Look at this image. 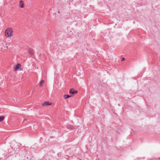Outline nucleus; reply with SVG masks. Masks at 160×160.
I'll return each instance as SVG.
<instances>
[{
	"instance_id": "nucleus-1",
	"label": "nucleus",
	"mask_w": 160,
	"mask_h": 160,
	"mask_svg": "<svg viewBox=\"0 0 160 160\" xmlns=\"http://www.w3.org/2000/svg\"><path fill=\"white\" fill-rule=\"evenodd\" d=\"M5 33L6 37H12L13 35V31L12 28H8L5 30Z\"/></svg>"
},
{
	"instance_id": "nucleus-2",
	"label": "nucleus",
	"mask_w": 160,
	"mask_h": 160,
	"mask_svg": "<svg viewBox=\"0 0 160 160\" xmlns=\"http://www.w3.org/2000/svg\"><path fill=\"white\" fill-rule=\"evenodd\" d=\"M67 128L70 130H74L75 128L72 125H69L67 126Z\"/></svg>"
},
{
	"instance_id": "nucleus-3",
	"label": "nucleus",
	"mask_w": 160,
	"mask_h": 160,
	"mask_svg": "<svg viewBox=\"0 0 160 160\" xmlns=\"http://www.w3.org/2000/svg\"><path fill=\"white\" fill-rule=\"evenodd\" d=\"M21 66L19 63H18L14 68V70L15 71L18 70L19 69L21 68Z\"/></svg>"
},
{
	"instance_id": "nucleus-4",
	"label": "nucleus",
	"mask_w": 160,
	"mask_h": 160,
	"mask_svg": "<svg viewBox=\"0 0 160 160\" xmlns=\"http://www.w3.org/2000/svg\"><path fill=\"white\" fill-rule=\"evenodd\" d=\"M69 93L72 94H74L78 93L77 90H74L72 89H71L69 91Z\"/></svg>"
},
{
	"instance_id": "nucleus-5",
	"label": "nucleus",
	"mask_w": 160,
	"mask_h": 160,
	"mask_svg": "<svg viewBox=\"0 0 160 160\" xmlns=\"http://www.w3.org/2000/svg\"><path fill=\"white\" fill-rule=\"evenodd\" d=\"M52 104V103H50L48 101H46L44 103H43L42 104L43 106H46L48 105H51Z\"/></svg>"
},
{
	"instance_id": "nucleus-6",
	"label": "nucleus",
	"mask_w": 160,
	"mask_h": 160,
	"mask_svg": "<svg viewBox=\"0 0 160 160\" xmlns=\"http://www.w3.org/2000/svg\"><path fill=\"white\" fill-rule=\"evenodd\" d=\"M33 50L32 48H29L28 50L29 54L32 56L33 55Z\"/></svg>"
},
{
	"instance_id": "nucleus-7",
	"label": "nucleus",
	"mask_w": 160,
	"mask_h": 160,
	"mask_svg": "<svg viewBox=\"0 0 160 160\" xmlns=\"http://www.w3.org/2000/svg\"><path fill=\"white\" fill-rule=\"evenodd\" d=\"M19 6L21 8H23L24 7V3L23 1L22 0H21L19 2Z\"/></svg>"
},
{
	"instance_id": "nucleus-8",
	"label": "nucleus",
	"mask_w": 160,
	"mask_h": 160,
	"mask_svg": "<svg viewBox=\"0 0 160 160\" xmlns=\"http://www.w3.org/2000/svg\"><path fill=\"white\" fill-rule=\"evenodd\" d=\"M71 96L65 94L64 95V98L65 99H67L70 97Z\"/></svg>"
},
{
	"instance_id": "nucleus-9",
	"label": "nucleus",
	"mask_w": 160,
	"mask_h": 160,
	"mask_svg": "<svg viewBox=\"0 0 160 160\" xmlns=\"http://www.w3.org/2000/svg\"><path fill=\"white\" fill-rule=\"evenodd\" d=\"M5 118V117L3 116H0V122H1L3 121Z\"/></svg>"
},
{
	"instance_id": "nucleus-10",
	"label": "nucleus",
	"mask_w": 160,
	"mask_h": 160,
	"mask_svg": "<svg viewBox=\"0 0 160 160\" xmlns=\"http://www.w3.org/2000/svg\"><path fill=\"white\" fill-rule=\"evenodd\" d=\"M44 82V81L43 80H41L39 83L40 86H42Z\"/></svg>"
},
{
	"instance_id": "nucleus-11",
	"label": "nucleus",
	"mask_w": 160,
	"mask_h": 160,
	"mask_svg": "<svg viewBox=\"0 0 160 160\" xmlns=\"http://www.w3.org/2000/svg\"><path fill=\"white\" fill-rule=\"evenodd\" d=\"M2 44L3 45V46H4V45H3V44L2 43V42H0V48L1 49L2 48Z\"/></svg>"
},
{
	"instance_id": "nucleus-12",
	"label": "nucleus",
	"mask_w": 160,
	"mask_h": 160,
	"mask_svg": "<svg viewBox=\"0 0 160 160\" xmlns=\"http://www.w3.org/2000/svg\"><path fill=\"white\" fill-rule=\"evenodd\" d=\"M125 58H122V59H121V61H124V60H125Z\"/></svg>"
},
{
	"instance_id": "nucleus-13",
	"label": "nucleus",
	"mask_w": 160,
	"mask_h": 160,
	"mask_svg": "<svg viewBox=\"0 0 160 160\" xmlns=\"http://www.w3.org/2000/svg\"><path fill=\"white\" fill-rule=\"evenodd\" d=\"M5 48H6V49H8V46H6V47H4Z\"/></svg>"
},
{
	"instance_id": "nucleus-14",
	"label": "nucleus",
	"mask_w": 160,
	"mask_h": 160,
	"mask_svg": "<svg viewBox=\"0 0 160 160\" xmlns=\"http://www.w3.org/2000/svg\"><path fill=\"white\" fill-rule=\"evenodd\" d=\"M58 13H59V11L58 12Z\"/></svg>"
}]
</instances>
